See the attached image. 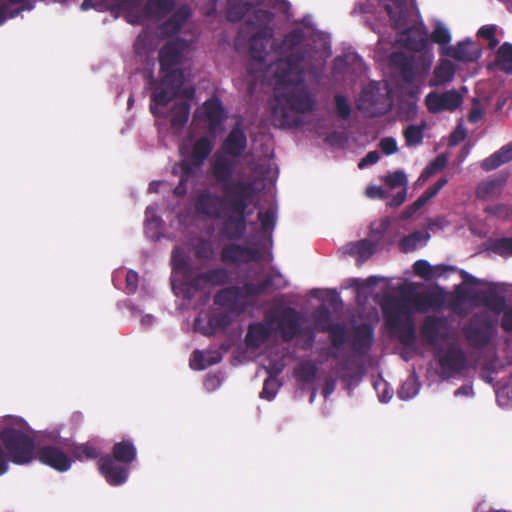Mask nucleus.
Listing matches in <instances>:
<instances>
[{"label":"nucleus","instance_id":"f257e3e1","mask_svg":"<svg viewBox=\"0 0 512 512\" xmlns=\"http://www.w3.org/2000/svg\"><path fill=\"white\" fill-rule=\"evenodd\" d=\"M236 169L235 162L217 156L211 163V172L216 182L222 184L225 197L210 190H202L193 199L198 216L211 220H222L220 234L229 241L241 240L247 231V208L255 195L252 182L238 180L230 182Z\"/></svg>","mask_w":512,"mask_h":512},{"label":"nucleus","instance_id":"f03ea898","mask_svg":"<svg viewBox=\"0 0 512 512\" xmlns=\"http://www.w3.org/2000/svg\"><path fill=\"white\" fill-rule=\"evenodd\" d=\"M305 59V51L298 49L276 62L274 97L279 108L273 114H280L281 125L296 128L302 125L300 114L313 110L314 96L304 86L301 64Z\"/></svg>","mask_w":512,"mask_h":512},{"label":"nucleus","instance_id":"7ed1b4c3","mask_svg":"<svg viewBox=\"0 0 512 512\" xmlns=\"http://www.w3.org/2000/svg\"><path fill=\"white\" fill-rule=\"evenodd\" d=\"M382 312L387 329L397 335L402 345L413 346L416 342V326L406 300L390 298L382 305Z\"/></svg>","mask_w":512,"mask_h":512},{"label":"nucleus","instance_id":"20e7f679","mask_svg":"<svg viewBox=\"0 0 512 512\" xmlns=\"http://www.w3.org/2000/svg\"><path fill=\"white\" fill-rule=\"evenodd\" d=\"M0 440L11 462L25 465L34 460L36 447L34 439L22 430L5 427L0 431Z\"/></svg>","mask_w":512,"mask_h":512},{"label":"nucleus","instance_id":"39448f33","mask_svg":"<svg viewBox=\"0 0 512 512\" xmlns=\"http://www.w3.org/2000/svg\"><path fill=\"white\" fill-rule=\"evenodd\" d=\"M163 75L160 84L154 89L151 95L150 112L158 116L159 112L156 106H166L176 98L184 83V73L181 69H170L160 71Z\"/></svg>","mask_w":512,"mask_h":512},{"label":"nucleus","instance_id":"423d86ee","mask_svg":"<svg viewBox=\"0 0 512 512\" xmlns=\"http://www.w3.org/2000/svg\"><path fill=\"white\" fill-rule=\"evenodd\" d=\"M463 103L462 95L455 89L444 92L431 91L425 97V104L428 111L432 114H438L443 111L453 112Z\"/></svg>","mask_w":512,"mask_h":512},{"label":"nucleus","instance_id":"0eeeda50","mask_svg":"<svg viewBox=\"0 0 512 512\" xmlns=\"http://www.w3.org/2000/svg\"><path fill=\"white\" fill-rule=\"evenodd\" d=\"M34 459L58 472H66L72 465V458L62 448L55 445L39 446Z\"/></svg>","mask_w":512,"mask_h":512},{"label":"nucleus","instance_id":"6e6552de","mask_svg":"<svg viewBox=\"0 0 512 512\" xmlns=\"http://www.w3.org/2000/svg\"><path fill=\"white\" fill-rule=\"evenodd\" d=\"M435 355L438 357L444 378L454 377L467 367V357L458 346L451 345L442 354L436 353Z\"/></svg>","mask_w":512,"mask_h":512},{"label":"nucleus","instance_id":"1a4fd4ad","mask_svg":"<svg viewBox=\"0 0 512 512\" xmlns=\"http://www.w3.org/2000/svg\"><path fill=\"white\" fill-rule=\"evenodd\" d=\"M259 259L260 253L257 249L237 243L224 245L220 252V260L226 265H240Z\"/></svg>","mask_w":512,"mask_h":512},{"label":"nucleus","instance_id":"9d476101","mask_svg":"<svg viewBox=\"0 0 512 512\" xmlns=\"http://www.w3.org/2000/svg\"><path fill=\"white\" fill-rule=\"evenodd\" d=\"M302 314L295 308H284L276 318L278 329L284 341L289 342L302 334Z\"/></svg>","mask_w":512,"mask_h":512},{"label":"nucleus","instance_id":"9b49d317","mask_svg":"<svg viewBox=\"0 0 512 512\" xmlns=\"http://www.w3.org/2000/svg\"><path fill=\"white\" fill-rule=\"evenodd\" d=\"M99 471L112 486L124 484L129 476V465L114 459L109 454L99 460Z\"/></svg>","mask_w":512,"mask_h":512},{"label":"nucleus","instance_id":"f8f14e48","mask_svg":"<svg viewBox=\"0 0 512 512\" xmlns=\"http://www.w3.org/2000/svg\"><path fill=\"white\" fill-rule=\"evenodd\" d=\"M464 334L471 347L482 349L491 341L493 326L487 319L480 321L473 317L469 325L464 329Z\"/></svg>","mask_w":512,"mask_h":512},{"label":"nucleus","instance_id":"ddd939ff","mask_svg":"<svg viewBox=\"0 0 512 512\" xmlns=\"http://www.w3.org/2000/svg\"><path fill=\"white\" fill-rule=\"evenodd\" d=\"M247 148V137L245 132L239 127H233L228 133L227 137L221 145L223 154L217 156H224L225 158L236 162L235 159L240 158ZM237 165V163H235Z\"/></svg>","mask_w":512,"mask_h":512},{"label":"nucleus","instance_id":"4468645a","mask_svg":"<svg viewBox=\"0 0 512 512\" xmlns=\"http://www.w3.org/2000/svg\"><path fill=\"white\" fill-rule=\"evenodd\" d=\"M420 335L426 344L436 346L448 337L446 320L438 316H427L420 327Z\"/></svg>","mask_w":512,"mask_h":512},{"label":"nucleus","instance_id":"2eb2a0df","mask_svg":"<svg viewBox=\"0 0 512 512\" xmlns=\"http://www.w3.org/2000/svg\"><path fill=\"white\" fill-rule=\"evenodd\" d=\"M212 150L213 143L211 139L206 136L200 137L194 142L191 152L179 162L188 163L192 171L197 173L198 169H200L204 164Z\"/></svg>","mask_w":512,"mask_h":512},{"label":"nucleus","instance_id":"dca6fc26","mask_svg":"<svg viewBox=\"0 0 512 512\" xmlns=\"http://www.w3.org/2000/svg\"><path fill=\"white\" fill-rule=\"evenodd\" d=\"M445 302L446 293L441 287L421 292L414 297V304L419 312H426L429 309L439 310L444 307Z\"/></svg>","mask_w":512,"mask_h":512},{"label":"nucleus","instance_id":"f3484780","mask_svg":"<svg viewBox=\"0 0 512 512\" xmlns=\"http://www.w3.org/2000/svg\"><path fill=\"white\" fill-rule=\"evenodd\" d=\"M446 54L459 62H476L482 55L479 46L470 39L459 42L456 46L449 47Z\"/></svg>","mask_w":512,"mask_h":512},{"label":"nucleus","instance_id":"a211bd4d","mask_svg":"<svg viewBox=\"0 0 512 512\" xmlns=\"http://www.w3.org/2000/svg\"><path fill=\"white\" fill-rule=\"evenodd\" d=\"M270 38H272V31L269 27H262L252 35L249 41V55L251 59L260 63L265 61L267 41Z\"/></svg>","mask_w":512,"mask_h":512},{"label":"nucleus","instance_id":"6ab92c4d","mask_svg":"<svg viewBox=\"0 0 512 512\" xmlns=\"http://www.w3.org/2000/svg\"><path fill=\"white\" fill-rule=\"evenodd\" d=\"M183 48L178 42H168L159 51L160 71L176 69L182 59Z\"/></svg>","mask_w":512,"mask_h":512},{"label":"nucleus","instance_id":"aec40b11","mask_svg":"<svg viewBox=\"0 0 512 512\" xmlns=\"http://www.w3.org/2000/svg\"><path fill=\"white\" fill-rule=\"evenodd\" d=\"M508 176L500 174L491 179L481 181L476 188V197L481 200L494 199L501 193L502 187L507 181Z\"/></svg>","mask_w":512,"mask_h":512},{"label":"nucleus","instance_id":"412c9836","mask_svg":"<svg viewBox=\"0 0 512 512\" xmlns=\"http://www.w3.org/2000/svg\"><path fill=\"white\" fill-rule=\"evenodd\" d=\"M271 327L262 322L251 323L245 335V344L248 348L257 349L271 336Z\"/></svg>","mask_w":512,"mask_h":512},{"label":"nucleus","instance_id":"4be33fe9","mask_svg":"<svg viewBox=\"0 0 512 512\" xmlns=\"http://www.w3.org/2000/svg\"><path fill=\"white\" fill-rule=\"evenodd\" d=\"M176 6L171 0H146L143 13L147 19L161 20L170 14Z\"/></svg>","mask_w":512,"mask_h":512},{"label":"nucleus","instance_id":"5701e85b","mask_svg":"<svg viewBox=\"0 0 512 512\" xmlns=\"http://www.w3.org/2000/svg\"><path fill=\"white\" fill-rule=\"evenodd\" d=\"M373 343V329L370 325L362 324L354 329L351 346L359 354H365Z\"/></svg>","mask_w":512,"mask_h":512},{"label":"nucleus","instance_id":"b1692460","mask_svg":"<svg viewBox=\"0 0 512 512\" xmlns=\"http://www.w3.org/2000/svg\"><path fill=\"white\" fill-rule=\"evenodd\" d=\"M273 283V275L266 274L258 283L246 282L242 286L235 287L238 289L237 294L240 296V298H249L266 293L273 286Z\"/></svg>","mask_w":512,"mask_h":512},{"label":"nucleus","instance_id":"393cba45","mask_svg":"<svg viewBox=\"0 0 512 512\" xmlns=\"http://www.w3.org/2000/svg\"><path fill=\"white\" fill-rule=\"evenodd\" d=\"M512 161V141L502 146L499 150L485 158L480 166L484 171H492L503 164Z\"/></svg>","mask_w":512,"mask_h":512},{"label":"nucleus","instance_id":"a878e982","mask_svg":"<svg viewBox=\"0 0 512 512\" xmlns=\"http://www.w3.org/2000/svg\"><path fill=\"white\" fill-rule=\"evenodd\" d=\"M390 63L399 70L402 79L411 83L415 77V67L413 60L403 52H394L391 54Z\"/></svg>","mask_w":512,"mask_h":512},{"label":"nucleus","instance_id":"bb28decb","mask_svg":"<svg viewBox=\"0 0 512 512\" xmlns=\"http://www.w3.org/2000/svg\"><path fill=\"white\" fill-rule=\"evenodd\" d=\"M454 75V64L450 60L442 59L434 68L433 76L429 79V86L437 87L448 83L453 80Z\"/></svg>","mask_w":512,"mask_h":512},{"label":"nucleus","instance_id":"cd10ccee","mask_svg":"<svg viewBox=\"0 0 512 512\" xmlns=\"http://www.w3.org/2000/svg\"><path fill=\"white\" fill-rule=\"evenodd\" d=\"M109 455L130 466L137 459V449L132 440H122L113 445Z\"/></svg>","mask_w":512,"mask_h":512},{"label":"nucleus","instance_id":"c85d7f7f","mask_svg":"<svg viewBox=\"0 0 512 512\" xmlns=\"http://www.w3.org/2000/svg\"><path fill=\"white\" fill-rule=\"evenodd\" d=\"M206 120L210 129H216L224 119V110L217 97L206 100L203 104Z\"/></svg>","mask_w":512,"mask_h":512},{"label":"nucleus","instance_id":"c756f323","mask_svg":"<svg viewBox=\"0 0 512 512\" xmlns=\"http://www.w3.org/2000/svg\"><path fill=\"white\" fill-rule=\"evenodd\" d=\"M233 321V313L231 311H222L213 313L208 318V329L203 334L210 336L217 331L225 330Z\"/></svg>","mask_w":512,"mask_h":512},{"label":"nucleus","instance_id":"7c9ffc66","mask_svg":"<svg viewBox=\"0 0 512 512\" xmlns=\"http://www.w3.org/2000/svg\"><path fill=\"white\" fill-rule=\"evenodd\" d=\"M480 303L495 314L502 313V311L507 307L504 296L498 294L495 289H489L486 292H481Z\"/></svg>","mask_w":512,"mask_h":512},{"label":"nucleus","instance_id":"2f4dec72","mask_svg":"<svg viewBox=\"0 0 512 512\" xmlns=\"http://www.w3.org/2000/svg\"><path fill=\"white\" fill-rule=\"evenodd\" d=\"M190 109L191 105L187 100L176 102L171 109V127L174 129L183 128L188 122Z\"/></svg>","mask_w":512,"mask_h":512},{"label":"nucleus","instance_id":"473e14b6","mask_svg":"<svg viewBox=\"0 0 512 512\" xmlns=\"http://www.w3.org/2000/svg\"><path fill=\"white\" fill-rule=\"evenodd\" d=\"M496 64L498 68L507 73L512 74V44L503 43L496 52Z\"/></svg>","mask_w":512,"mask_h":512},{"label":"nucleus","instance_id":"72a5a7b5","mask_svg":"<svg viewBox=\"0 0 512 512\" xmlns=\"http://www.w3.org/2000/svg\"><path fill=\"white\" fill-rule=\"evenodd\" d=\"M322 332L329 334L331 345L335 349H341L346 342L347 330L341 323L323 327Z\"/></svg>","mask_w":512,"mask_h":512},{"label":"nucleus","instance_id":"f704fd0d","mask_svg":"<svg viewBox=\"0 0 512 512\" xmlns=\"http://www.w3.org/2000/svg\"><path fill=\"white\" fill-rule=\"evenodd\" d=\"M143 0H116L117 7L126 12L125 18L131 24H138L141 21V15L138 13Z\"/></svg>","mask_w":512,"mask_h":512},{"label":"nucleus","instance_id":"c9c22d12","mask_svg":"<svg viewBox=\"0 0 512 512\" xmlns=\"http://www.w3.org/2000/svg\"><path fill=\"white\" fill-rule=\"evenodd\" d=\"M69 452L73 458L80 461L93 460L98 458L100 455L99 449L91 443L73 445Z\"/></svg>","mask_w":512,"mask_h":512},{"label":"nucleus","instance_id":"e433bc0d","mask_svg":"<svg viewBox=\"0 0 512 512\" xmlns=\"http://www.w3.org/2000/svg\"><path fill=\"white\" fill-rule=\"evenodd\" d=\"M208 286H224L231 280L230 272L224 267H216L204 272Z\"/></svg>","mask_w":512,"mask_h":512},{"label":"nucleus","instance_id":"4c0bfd02","mask_svg":"<svg viewBox=\"0 0 512 512\" xmlns=\"http://www.w3.org/2000/svg\"><path fill=\"white\" fill-rule=\"evenodd\" d=\"M237 288L230 286L218 291L214 296V303L225 308H233L237 304L240 296L237 294Z\"/></svg>","mask_w":512,"mask_h":512},{"label":"nucleus","instance_id":"58836bf2","mask_svg":"<svg viewBox=\"0 0 512 512\" xmlns=\"http://www.w3.org/2000/svg\"><path fill=\"white\" fill-rule=\"evenodd\" d=\"M178 167L180 169V179L173 189V194L177 197H184L187 194V181L190 177L195 176L196 172L192 171L186 162H178Z\"/></svg>","mask_w":512,"mask_h":512},{"label":"nucleus","instance_id":"ea45409f","mask_svg":"<svg viewBox=\"0 0 512 512\" xmlns=\"http://www.w3.org/2000/svg\"><path fill=\"white\" fill-rule=\"evenodd\" d=\"M172 269L178 273L183 274L185 277L191 272V265L184 255L181 248L176 247L171 255Z\"/></svg>","mask_w":512,"mask_h":512},{"label":"nucleus","instance_id":"a19ab883","mask_svg":"<svg viewBox=\"0 0 512 512\" xmlns=\"http://www.w3.org/2000/svg\"><path fill=\"white\" fill-rule=\"evenodd\" d=\"M425 124L409 125L403 131L405 144L408 147L418 146L422 143L424 137Z\"/></svg>","mask_w":512,"mask_h":512},{"label":"nucleus","instance_id":"79ce46f5","mask_svg":"<svg viewBox=\"0 0 512 512\" xmlns=\"http://www.w3.org/2000/svg\"><path fill=\"white\" fill-rule=\"evenodd\" d=\"M317 375V367L310 361L303 362L299 365L295 371V377L297 380L303 383H312Z\"/></svg>","mask_w":512,"mask_h":512},{"label":"nucleus","instance_id":"37998d69","mask_svg":"<svg viewBox=\"0 0 512 512\" xmlns=\"http://www.w3.org/2000/svg\"><path fill=\"white\" fill-rule=\"evenodd\" d=\"M489 249L497 255L507 257L512 255V237H502L490 241Z\"/></svg>","mask_w":512,"mask_h":512},{"label":"nucleus","instance_id":"c03bdc74","mask_svg":"<svg viewBox=\"0 0 512 512\" xmlns=\"http://www.w3.org/2000/svg\"><path fill=\"white\" fill-rule=\"evenodd\" d=\"M379 2L383 5L390 19L394 21L401 18L406 6V0H379Z\"/></svg>","mask_w":512,"mask_h":512},{"label":"nucleus","instance_id":"a18cd8bd","mask_svg":"<svg viewBox=\"0 0 512 512\" xmlns=\"http://www.w3.org/2000/svg\"><path fill=\"white\" fill-rule=\"evenodd\" d=\"M257 218L260 222L261 231L271 232L276 225V209L270 207L266 211H259Z\"/></svg>","mask_w":512,"mask_h":512},{"label":"nucleus","instance_id":"49530a36","mask_svg":"<svg viewBox=\"0 0 512 512\" xmlns=\"http://www.w3.org/2000/svg\"><path fill=\"white\" fill-rule=\"evenodd\" d=\"M305 39V33L302 29L297 28L293 29L289 33H287L282 41V47L287 50H293L298 47Z\"/></svg>","mask_w":512,"mask_h":512},{"label":"nucleus","instance_id":"de8ad7c7","mask_svg":"<svg viewBox=\"0 0 512 512\" xmlns=\"http://www.w3.org/2000/svg\"><path fill=\"white\" fill-rule=\"evenodd\" d=\"M376 244L368 239H362L353 244V250L361 260H367L373 255Z\"/></svg>","mask_w":512,"mask_h":512},{"label":"nucleus","instance_id":"09e8293b","mask_svg":"<svg viewBox=\"0 0 512 512\" xmlns=\"http://www.w3.org/2000/svg\"><path fill=\"white\" fill-rule=\"evenodd\" d=\"M195 257L199 260H211L214 257V248L209 240L201 239L195 245Z\"/></svg>","mask_w":512,"mask_h":512},{"label":"nucleus","instance_id":"8fccbe9b","mask_svg":"<svg viewBox=\"0 0 512 512\" xmlns=\"http://www.w3.org/2000/svg\"><path fill=\"white\" fill-rule=\"evenodd\" d=\"M384 182L391 189H394L397 187H402V189H403V188H406L408 179H407L406 174L403 171L397 170V171H394L393 173L388 174L384 178Z\"/></svg>","mask_w":512,"mask_h":512},{"label":"nucleus","instance_id":"3c124183","mask_svg":"<svg viewBox=\"0 0 512 512\" xmlns=\"http://www.w3.org/2000/svg\"><path fill=\"white\" fill-rule=\"evenodd\" d=\"M447 165V157L444 154L438 155L422 172L421 177L426 179L441 171Z\"/></svg>","mask_w":512,"mask_h":512},{"label":"nucleus","instance_id":"603ef678","mask_svg":"<svg viewBox=\"0 0 512 512\" xmlns=\"http://www.w3.org/2000/svg\"><path fill=\"white\" fill-rule=\"evenodd\" d=\"M273 14L265 9H255L252 13L251 23L257 25L260 28L268 27L267 25L272 21Z\"/></svg>","mask_w":512,"mask_h":512},{"label":"nucleus","instance_id":"864d4df0","mask_svg":"<svg viewBox=\"0 0 512 512\" xmlns=\"http://www.w3.org/2000/svg\"><path fill=\"white\" fill-rule=\"evenodd\" d=\"M279 387L280 385L277 379L267 378L264 381L262 391L260 392V398L266 399L268 401L272 400L275 397Z\"/></svg>","mask_w":512,"mask_h":512},{"label":"nucleus","instance_id":"5fc2aeb1","mask_svg":"<svg viewBox=\"0 0 512 512\" xmlns=\"http://www.w3.org/2000/svg\"><path fill=\"white\" fill-rule=\"evenodd\" d=\"M313 316H314L315 324L318 327V330L320 332H322L323 327L335 324V323H332L330 312L326 307H321V308L317 309L314 312Z\"/></svg>","mask_w":512,"mask_h":512},{"label":"nucleus","instance_id":"6e6d98bb","mask_svg":"<svg viewBox=\"0 0 512 512\" xmlns=\"http://www.w3.org/2000/svg\"><path fill=\"white\" fill-rule=\"evenodd\" d=\"M336 112L338 116L344 120L348 119L351 115V107L345 96L337 94L334 97Z\"/></svg>","mask_w":512,"mask_h":512},{"label":"nucleus","instance_id":"4d7b16f0","mask_svg":"<svg viewBox=\"0 0 512 512\" xmlns=\"http://www.w3.org/2000/svg\"><path fill=\"white\" fill-rule=\"evenodd\" d=\"M414 273L426 281L432 280V265L426 260H417L413 264Z\"/></svg>","mask_w":512,"mask_h":512},{"label":"nucleus","instance_id":"13d9d810","mask_svg":"<svg viewBox=\"0 0 512 512\" xmlns=\"http://www.w3.org/2000/svg\"><path fill=\"white\" fill-rule=\"evenodd\" d=\"M430 37L434 43L440 45H446L451 41V34L449 30L442 25H437Z\"/></svg>","mask_w":512,"mask_h":512},{"label":"nucleus","instance_id":"bf43d9fd","mask_svg":"<svg viewBox=\"0 0 512 512\" xmlns=\"http://www.w3.org/2000/svg\"><path fill=\"white\" fill-rule=\"evenodd\" d=\"M190 15V9L187 6H181L171 14L169 17V23L175 22L182 28L189 19Z\"/></svg>","mask_w":512,"mask_h":512},{"label":"nucleus","instance_id":"052dcab7","mask_svg":"<svg viewBox=\"0 0 512 512\" xmlns=\"http://www.w3.org/2000/svg\"><path fill=\"white\" fill-rule=\"evenodd\" d=\"M206 355L200 350H195L191 354L190 367L194 370H204L207 368Z\"/></svg>","mask_w":512,"mask_h":512},{"label":"nucleus","instance_id":"680f3d73","mask_svg":"<svg viewBox=\"0 0 512 512\" xmlns=\"http://www.w3.org/2000/svg\"><path fill=\"white\" fill-rule=\"evenodd\" d=\"M186 283L187 285L195 290V291H201L203 290L205 287L208 286V283H206V279H205V273L202 272V273H199L193 277H190L188 278V276L186 277Z\"/></svg>","mask_w":512,"mask_h":512},{"label":"nucleus","instance_id":"e2e57ef3","mask_svg":"<svg viewBox=\"0 0 512 512\" xmlns=\"http://www.w3.org/2000/svg\"><path fill=\"white\" fill-rule=\"evenodd\" d=\"M285 364L282 360H269L267 366H265L268 378L277 379V376L284 370Z\"/></svg>","mask_w":512,"mask_h":512},{"label":"nucleus","instance_id":"0e129e2a","mask_svg":"<svg viewBox=\"0 0 512 512\" xmlns=\"http://www.w3.org/2000/svg\"><path fill=\"white\" fill-rule=\"evenodd\" d=\"M375 102L376 101L374 100V93L372 89H363L360 96L358 109L368 111L370 106H372Z\"/></svg>","mask_w":512,"mask_h":512},{"label":"nucleus","instance_id":"69168bd1","mask_svg":"<svg viewBox=\"0 0 512 512\" xmlns=\"http://www.w3.org/2000/svg\"><path fill=\"white\" fill-rule=\"evenodd\" d=\"M379 147L385 155H392L398 151L397 142L393 137H385L381 139Z\"/></svg>","mask_w":512,"mask_h":512},{"label":"nucleus","instance_id":"338daca9","mask_svg":"<svg viewBox=\"0 0 512 512\" xmlns=\"http://www.w3.org/2000/svg\"><path fill=\"white\" fill-rule=\"evenodd\" d=\"M248 9L246 6H231L227 11V19L231 22H238L242 20L247 13Z\"/></svg>","mask_w":512,"mask_h":512},{"label":"nucleus","instance_id":"774afa93","mask_svg":"<svg viewBox=\"0 0 512 512\" xmlns=\"http://www.w3.org/2000/svg\"><path fill=\"white\" fill-rule=\"evenodd\" d=\"M502 313L501 328L507 333H512V307H506Z\"/></svg>","mask_w":512,"mask_h":512}]
</instances>
